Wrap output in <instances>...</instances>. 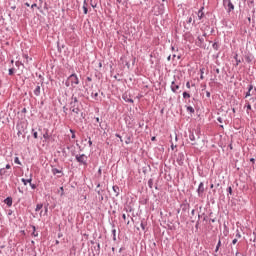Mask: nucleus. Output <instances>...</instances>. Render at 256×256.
Instances as JSON below:
<instances>
[{"label":"nucleus","mask_w":256,"mask_h":256,"mask_svg":"<svg viewBox=\"0 0 256 256\" xmlns=\"http://www.w3.org/2000/svg\"><path fill=\"white\" fill-rule=\"evenodd\" d=\"M21 182H23L24 186H27V184H28V179L22 178V179H21Z\"/></svg>","instance_id":"obj_40"},{"label":"nucleus","mask_w":256,"mask_h":256,"mask_svg":"<svg viewBox=\"0 0 256 256\" xmlns=\"http://www.w3.org/2000/svg\"><path fill=\"white\" fill-rule=\"evenodd\" d=\"M14 163H15V164H19V165L22 164V163L20 162V159L18 158V156H16V158H14Z\"/></svg>","instance_id":"obj_35"},{"label":"nucleus","mask_w":256,"mask_h":256,"mask_svg":"<svg viewBox=\"0 0 256 256\" xmlns=\"http://www.w3.org/2000/svg\"><path fill=\"white\" fill-rule=\"evenodd\" d=\"M65 86H66L67 88H69V87L71 86L70 76L68 77V80H66Z\"/></svg>","instance_id":"obj_31"},{"label":"nucleus","mask_w":256,"mask_h":256,"mask_svg":"<svg viewBox=\"0 0 256 256\" xmlns=\"http://www.w3.org/2000/svg\"><path fill=\"white\" fill-rule=\"evenodd\" d=\"M151 141L155 142L156 141V136H152Z\"/></svg>","instance_id":"obj_61"},{"label":"nucleus","mask_w":256,"mask_h":256,"mask_svg":"<svg viewBox=\"0 0 256 256\" xmlns=\"http://www.w3.org/2000/svg\"><path fill=\"white\" fill-rule=\"evenodd\" d=\"M70 132H71V134H72V139H75V138H76V132H75V130L70 129Z\"/></svg>","instance_id":"obj_37"},{"label":"nucleus","mask_w":256,"mask_h":256,"mask_svg":"<svg viewBox=\"0 0 256 256\" xmlns=\"http://www.w3.org/2000/svg\"><path fill=\"white\" fill-rule=\"evenodd\" d=\"M101 184H97L96 186V192L98 194V199L100 200V202H103L104 200V194H105V190H103L102 188H100ZM98 188H100L98 190Z\"/></svg>","instance_id":"obj_9"},{"label":"nucleus","mask_w":256,"mask_h":256,"mask_svg":"<svg viewBox=\"0 0 256 256\" xmlns=\"http://www.w3.org/2000/svg\"><path fill=\"white\" fill-rule=\"evenodd\" d=\"M131 142V138H127V140L125 141V144H130Z\"/></svg>","instance_id":"obj_57"},{"label":"nucleus","mask_w":256,"mask_h":256,"mask_svg":"<svg viewBox=\"0 0 256 256\" xmlns=\"http://www.w3.org/2000/svg\"><path fill=\"white\" fill-rule=\"evenodd\" d=\"M253 88H254L253 84H249L248 86L249 94H251Z\"/></svg>","instance_id":"obj_42"},{"label":"nucleus","mask_w":256,"mask_h":256,"mask_svg":"<svg viewBox=\"0 0 256 256\" xmlns=\"http://www.w3.org/2000/svg\"><path fill=\"white\" fill-rule=\"evenodd\" d=\"M205 68H200V80H204Z\"/></svg>","instance_id":"obj_21"},{"label":"nucleus","mask_w":256,"mask_h":256,"mask_svg":"<svg viewBox=\"0 0 256 256\" xmlns=\"http://www.w3.org/2000/svg\"><path fill=\"white\" fill-rule=\"evenodd\" d=\"M198 40H199L201 43H203L204 38H201V36H198Z\"/></svg>","instance_id":"obj_59"},{"label":"nucleus","mask_w":256,"mask_h":256,"mask_svg":"<svg viewBox=\"0 0 256 256\" xmlns=\"http://www.w3.org/2000/svg\"><path fill=\"white\" fill-rule=\"evenodd\" d=\"M237 242H238L237 238H234V239L232 240V244H237Z\"/></svg>","instance_id":"obj_53"},{"label":"nucleus","mask_w":256,"mask_h":256,"mask_svg":"<svg viewBox=\"0 0 256 256\" xmlns=\"http://www.w3.org/2000/svg\"><path fill=\"white\" fill-rule=\"evenodd\" d=\"M244 59L247 62V64H251L254 60V56L253 54H251V52H247L244 54Z\"/></svg>","instance_id":"obj_11"},{"label":"nucleus","mask_w":256,"mask_h":256,"mask_svg":"<svg viewBox=\"0 0 256 256\" xmlns=\"http://www.w3.org/2000/svg\"><path fill=\"white\" fill-rule=\"evenodd\" d=\"M234 60L236 61V66H239V64H241V60H239V55L238 54H235Z\"/></svg>","instance_id":"obj_22"},{"label":"nucleus","mask_w":256,"mask_h":256,"mask_svg":"<svg viewBox=\"0 0 256 256\" xmlns=\"http://www.w3.org/2000/svg\"><path fill=\"white\" fill-rule=\"evenodd\" d=\"M52 174H53L54 176H56L57 174H61V175L63 176L64 172H63V169L59 170L58 168H54V167L52 166Z\"/></svg>","instance_id":"obj_13"},{"label":"nucleus","mask_w":256,"mask_h":256,"mask_svg":"<svg viewBox=\"0 0 256 256\" xmlns=\"http://www.w3.org/2000/svg\"><path fill=\"white\" fill-rule=\"evenodd\" d=\"M217 121L220 123V125L223 124V118H221V116L217 118Z\"/></svg>","instance_id":"obj_43"},{"label":"nucleus","mask_w":256,"mask_h":256,"mask_svg":"<svg viewBox=\"0 0 256 256\" xmlns=\"http://www.w3.org/2000/svg\"><path fill=\"white\" fill-rule=\"evenodd\" d=\"M45 214H48V206H45Z\"/></svg>","instance_id":"obj_62"},{"label":"nucleus","mask_w":256,"mask_h":256,"mask_svg":"<svg viewBox=\"0 0 256 256\" xmlns=\"http://www.w3.org/2000/svg\"><path fill=\"white\" fill-rule=\"evenodd\" d=\"M43 138H44L45 140H49V139H50L48 130L45 132V134H43Z\"/></svg>","instance_id":"obj_34"},{"label":"nucleus","mask_w":256,"mask_h":256,"mask_svg":"<svg viewBox=\"0 0 256 256\" xmlns=\"http://www.w3.org/2000/svg\"><path fill=\"white\" fill-rule=\"evenodd\" d=\"M176 162L179 166H183L185 162V154L184 152H179L176 156Z\"/></svg>","instance_id":"obj_8"},{"label":"nucleus","mask_w":256,"mask_h":256,"mask_svg":"<svg viewBox=\"0 0 256 256\" xmlns=\"http://www.w3.org/2000/svg\"><path fill=\"white\" fill-rule=\"evenodd\" d=\"M83 5H84V7H88L87 0H84V1H83Z\"/></svg>","instance_id":"obj_52"},{"label":"nucleus","mask_w":256,"mask_h":256,"mask_svg":"<svg viewBox=\"0 0 256 256\" xmlns=\"http://www.w3.org/2000/svg\"><path fill=\"white\" fill-rule=\"evenodd\" d=\"M70 110L71 112H73L74 114H80V106H79V100L77 98V96H72L71 97V102H70Z\"/></svg>","instance_id":"obj_1"},{"label":"nucleus","mask_w":256,"mask_h":256,"mask_svg":"<svg viewBox=\"0 0 256 256\" xmlns=\"http://www.w3.org/2000/svg\"><path fill=\"white\" fill-rule=\"evenodd\" d=\"M34 94H35V96H40V94H41V86H40V84H38L36 86V88L34 90Z\"/></svg>","instance_id":"obj_18"},{"label":"nucleus","mask_w":256,"mask_h":256,"mask_svg":"<svg viewBox=\"0 0 256 256\" xmlns=\"http://www.w3.org/2000/svg\"><path fill=\"white\" fill-rule=\"evenodd\" d=\"M36 188H37V185L36 184H32V181H31V189L32 190H36Z\"/></svg>","instance_id":"obj_44"},{"label":"nucleus","mask_w":256,"mask_h":256,"mask_svg":"<svg viewBox=\"0 0 256 256\" xmlns=\"http://www.w3.org/2000/svg\"><path fill=\"white\" fill-rule=\"evenodd\" d=\"M116 138H119V139H120V142H123L122 136H121L120 134H116Z\"/></svg>","instance_id":"obj_49"},{"label":"nucleus","mask_w":256,"mask_h":256,"mask_svg":"<svg viewBox=\"0 0 256 256\" xmlns=\"http://www.w3.org/2000/svg\"><path fill=\"white\" fill-rule=\"evenodd\" d=\"M11 169V164H6V171L8 172V170Z\"/></svg>","instance_id":"obj_48"},{"label":"nucleus","mask_w":256,"mask_h":256,"mask_svg":"<svg viewBox=\"0 0 256 256\" xmlns=\"http://www.w3.org/2000/svg\"><path fill=\"white\" fill-rule=\"evenodd\" d=\"M204 6H202V8H200V10H198V19H203V17H205V13H204Z\"/></svg>","instance_id":"obj_15"},{"label":"nucleus","mask_w":256,"mask_h":256,"mask_svg":"<svg viewBox=\"0 0 256 256\" xmlns=\"http://www.w3.org/2000/svg\"><path fill=\"white\" fill-rule=\"evenodd\" d=\"M219 248H221V238H219L215 252H219Z\"/></svg>","instance_id":"obj_28"},{"label":"nucleus","mask_w":256,"mask_h":256,"mask_svg":"<svg viewBox=\"0 0 256 256\" xmlns=\"http://www.w3.org/2000/svg\"><path fill=\"white\" fill-rule=\"evenodd\" d=\"M88 144H89L90 147L93 146V142H92L91 138H89Z\"/></svg>","instance_id":"obj_51"},{"label":"nucleus","mask_w":256,"mask_h":256,"mask_svg":"<svg viewBox=\"0 0 256 256\" xmlns=\"http://www.w3.org/2000/svg\"><path fill=\"white\" fill-rule=\"evenodd\" d=\"M249 96H251V94H250V90H249V87H248V92H246L245 98H249Z\"/></svg>","instance_id":"obj_46"},{"label":"nucleus","mask_w":256,"mask_h":256,"mask_svg":"<svg viewBox=\"0 0 256 256\" xmlns=\"http://www.w3.org/2000/svg\"><path fill=\"white\" fill-rule=\"evenodd\" d=\"M21 113H22V114H26V113H27V108H23V109L21 110Z\"/></svg>","instance_id":"obj_50"},{"label":"nucleus","mask_w":256,"mask_h":256,"mask_svg":"<svg viewBox=\"0 0 256 256\" xmlns=\"http://www.w3.org/2000/svg\"><path fill=\"white\" fill-rule=\"evenodd\" d=\"M142 230H146V222L142 221L140 224Z\"/></svg>","instance_id":"obj_38"},{"label":"nucleus","mask_w":256,"mask_h":256,"mask_svg":"<svg viewBox=\"0 0 256 256\" xmlns=\"http://www.w3.org/2000/svg\"><path fill=\"white\" fill-rule=\"evenodd\" d=\"M245 108H247V114H249V111L252 110V106L249 102H246Z\"/></svg>","instance_id":"obj_24"},{"label":"nucleus","mask_w":256,"mask_h":256,"mask_svg":"<svg viewBox=\"0 0 256 256\" xmlns=\"http://www.w3.org/2000/svg\"><path fill=\"white\" fill-rule=\"evenodd\" d=\"M222 4L227 13H232V11H235V6L232 0H223Z\"/></svg>","instance_id":"obj_4"},{"label":"nucleus","mask_w":256,"mask_h":256,"mask_svg":"<svg viewBox=\"0 0 256 256\" xmlns=\"http://www.w3.org/2000/svg\"><path fill=\"white\" fill-rule=\"evenodd\" d=\"M75 158L80 166H88V156L86 154H76Z\"/></svg>","instance_id":"obj_3"},{"label":"nucleus","mask_w":256,"mask_h":256,"mask_svg":"<svg viewBox=\"0 0 256 256\" xmlns=\"http://www.w3.org/2000/svg\"><path fill=\"white\" fill-rule=\"evenodd\" d=\"M4 202L7 206L11 207L13 204V198H11V196H8L7 198H5Z\"/></svg>","instance_id":"obj_16"},{"label":"nucleus","mask_w":256,"mask_h":256,"mask_svg":"<svg viewBox=\"0 0 256 256\" xmlns=\"http://www.w3.org/2000/svg\"><path fill=\"white\" fill-rule=\"evenodd\" d=\"M204 192H205V184H204V182H200V184H199V186H198V188H197V194H198V196H199L200 198H202Z\"/></svg>","instance_id":"obj_10"},{"label":"nucleus","mask_w":256,"mask_h":256,"mask_svg":"<svg viewBox=\"0 0 256 256\" xmlns=\"http://www.w3.org/2000/svg\"><path fill=\"white\" fill-rule=\"evenodd\" d=\"M24 58H26L27 62H29V60H32V58H29L28 55H25Z\"/></svg>","instance_id":"obj_55"},{"label":"nucleus","mask_w":256,"mask_h":256,"mask_svg":"<svg viewBox=\"0 0 256 256\" xmlns=\"http://www.w3.org/2000/svg\"><path fill=\"white\" fill-rule=\"evenodd\" d=\"M42 208H43V204H37L35 210L36 212H39L40 210H42Z\"/></svg>","instance_id":"obj_29"},{"label":"nucleus","mask_w":256,"mask_h":256,"mask_svg":"<svg viewBox=\"0 0 256 256\" xmlns=\"http://www.w3.org/2000/svg\"><path fill=\"white\" fill-rule=\"evenodd\" d=\"M86 80H87L88 82H92V78H90L89 76H88V78H86Z\"/></svg>","instance_id":"obj_63"},{"label":"nucleus","mask_w":256,"mask_h":256,"mask_svg":"<svg viewBox=\"0 0 256 256\" xmlns=\"http://www.w3.org/2000/svg\"><path fill=\"white\" fill-rule=\"evenodd\" d=\"M69 80H70L72 87L78 86L80 84V80H79L77 74H71L69 76Z\"/></svg>","instance_id":"obj_6"},{"label":"nucleus","mask_w":256,"mask_h":256,"mask_svg":"<svg viewBox=\"0 0 256 256\" xmlns=\"http://www.w3.org/2000/svg\"><path fill=\"white\" fill-rule=\"evenodd\" d=\"M180 86H181V82H178L177 80H173V82H171V91L176 94L178 92V90H180Z\"/></svg>","instance_id":"obj_7"},{"label":"nucleus","mask_w":256,"mask_h":256,"mask_svg":"<svg viewBox=\"0 0 256 256\" xmlns=\"http://www.w3.org/2000/svg\"><path fill=\"white\" fill-rule=\"evenodd\" d=\"M195 23H196L195 14H191V16H188V18L184 22V28L190 29L191 25H195Z\"/></svg>","instance_id":"obj_5"},{"label":"nucleus","mask_w":256,"mask_h":256,"mask_svg":"<svg viewBox=\"0 0 256 256\" xmlns=\"http://www.w3.org/2000/svg\"><path fill=\"white\" fill-rule=\"evenodd\" d=\"M201 137V132L199 130H190L189 131V140L192 142V146H196V140Z\"/></svg>","instance_id":"obj_2"},{"label":"nucleus","mask_w":256,"mask_h":256,"mask_svg":"<svg viewBox=\"0 0 256 256\" xmlns=\"http://www.w3.org/2000/svg\"><path fill=\"white\" fill-rule=\"evenodd\" d=\"M187 112H189L190 114H195V108H193V106H187L186 107Z\"/></svg>","instance_id":"obj_20"},{"label":"nucleus","mask_w":256,"mask_h":256,"mask_svg":"<svg viewBox=\"0 0 256 256\" xmlns=\"http://www.w3.org/2000/svg\"><path fill=\"white\" fill-rule=\"evenodd\" d=\"M183 98L187 100L188 98H191V94H189V92H183Z\"/></svg>","instance_id":"obj_27"},{"label":"nucleus","mask_w":256,"mask_h":256,"mask_svg":"<svg viewBox=\"0 0 256 256\" xmlns=\"http://www.w3.org/2000/svg\"><path fill=\"white\" fill-rule=\"evenodd\" d=\"M32 132H33V137H34L35 139H37V138H38V132H36V131L34 130V128L32 129Z\"/></svg>","instance_id":"obj_39"},{"label":"nucleus","mask_w":256,"mask_h":256,"mask_svg":"<svg viewBox=\"0 0 256 256\" xmlns=\"http://www.w3.org/2000/svg\"><path fill=\"white\" fill-rule=\"evenodd\" d=\"M112 190L114 191L116 197H118L119 194H120V188H119V186H117V185H116V186H113V187H112Z\"/></svg>","instance_id":"obj_19"},{"label":"nucleus","mask_w":256,"mask_h":256,"mask_svg":"<svg viewBox=\"0 0 256 256\" xmlns=\"http://www.w3.org/2000/svg\"><path fill=\"white\" fill-rule=\"evenodd\" d=\"M227 192H228V194H230V195L233 194V188H232V186H229V187L227 188Z\"/></svg>","instance_id":"obj_36"},{"label":"nucleus","mask_w":256,"mask_h":256,"mask_svg":"<svg viewBox=\"0 0 256 256\" xmlns=\"http://www.w3.org/2000/svg\"><path fill=\"white\" fill-rule=\"evenodd\" d=\"M112 235H113V240L116 241L117 240V230H116V228H113Z\"/></svg>","instance_id":"obj_23"},{"label":"nucleus","mask_w":256,"mask_h":256,"mask_svg":"<svg viewBox=\"0 0 256 256\" xmlns=\"http://www.w3.org/2000/svg\"><path fill=\"white\" fill-rule=\"evenodd\" d=\"M122 99L124 100V102H129L130 104H134V100L132 98H129L128 94H123Z\"/></svg>","instance_id":"obj_14"},{"label":"nucleus","mask_w":256,"mask_h":256,"mask_svg":"<svg viewBox=\"0 0 256 256\" xmlns=\"http://www.w3.org/2000/svg\"><path fill=\"white\" fill-rule=\"evenodd\" d=\"M148 186H149V188H153V186H154V180H153V178H150V179L148 180Z\"/></svg>","instance_id":"obj_25"},{"label":"nucleus","mask_w":256,"mask_h":256,"mask_svg":"<svg viewBox=\"0 0 256 256\" xmlns=\"http://www.w3.org/2000/svg\"><path fill=\"white\" fill-rule=\"evenodd\" d=\"M186 88H188V89L191 88L190 82H187V83H186Z\"/></svg>","instance_id":"obj_58"},{"label":"nucleus","mask_w":256,"mask_h":256,"mask_svg":"<svg viewBox=\"0 0 256 256\" xmlns=\"http://www.w3.org/2000/svg\"><path fill=\"white\" fill-rule=\"evenodd\" d=\"M181 208L183 212H189L190 211V204H181Z\"/></svg>","instance_id":"obj_17"},{"label":"nucleus","mask_w":256,"mask_h":256,"mask_svg":"<svg viewBox=\"0 0 256 256\" xmlns=\"http://www.w3.org/2000/svg\"><path fill=\"white\" fill-rule=\"evenodd\" d=\"M9 175L10 174H9V172H7L6 166H5V168H0V177L1 178H4V177L7 178V176H9Z\"/></svg>","instance_id":"obj_12"},{"label":"nucleus","mask_w":256,"mask_h":256,"mask_svg":"<svg viewBox=\"0 0 256 256\" xmlns=\"http://www.w3.org/2000/svg\"><path fill=\"white\" fill-rule=\"evenodd\" d=\"M15 68H9V76H14Z\"/></svg>","instance_id":"obj_33"},{"label":"nucleus","mask_w":256,"mask_h":256,"mask_svg":"<svg viewBox=\"0 0 256 256\" xmlns=\"http://www.w3.org/2000/svg\"><path fill=\"white\" fill-rule=\"evenodd\" d=\"M215 72H216V74H220L219 68H216Z\"/></svg>","instance_id":"obj_64"},{"label":"nucleus","mask_w":256,"mask_h":256,"mask_svg":"<svg viewBox=\"0 0 256 256\" xmlns=\"http://www.w3.org/2000/svg\"><path fill=\"white\" fill-rule=\"evenodd\" d=\"M250 162H252L253 164H255V162H256L255 158H250Z\"/></svg>","instance_id":"obj_60"},{"label":"nucleus","mask_w":256,"mask_h":256,"mask_svg":"<svg viewBox=\"0 0 256 256\" xmlns=\"http://www.w3.org/2000/svg\"><path fill=\"white\" fill-rule=\"evenodd\" d=\"M82 8H83V10H84L85 15H87V13H88V8H86V6H82Z\"/></svg>","instance_id":"obj_45"},{"label":"nucleus","mask_w":256,"mask_h":256,"mask_svg":"<svg viewBox=\"0 0 256 256\" xmlns=\"http://www.w3.org/2000/svg\"><path fill=\"white\" fill-rule=\"evenodd\" d=\"M206 96H207V98H211V92H206Z\"/></svg>","instance_id":"obj_54"},{"label":"nucleus","mask_w":256,"mask_h":256,"mask_svg":"<svg viewBox=\"0 0 256 256\" xmlns=\"http://www.w3.org/2000/svg\"><path fill=\"white\" fill-rule=\"evenodd\" d=\"M32 178H33V176H32V174H30L29 178L27 179L28 184H30V186L32 184Z\"/></svg>","instance_id":"obj_41"},{"label":"nucleus","mask_w":256,"mask_h":256,"mask_svg":"<svg viewBox=\"0 0 256 256\" xmlns=\"http://www.w3.org/2000/svg\"><path fill=\"white\" fill-rule=\"evenodd\" d=\"M97 249H98V252H100V250H101V244H99V242H98V244H97Z\"/></svg>","instance_id":"obj_56"},{"label":"nucleus","mask_w":256,"mask_h":256,"mask_svg":"<svg viewBox=\"0 0 256 256\" xmlns=\"http://www.w3.org/2000/svg\"><path fill=\"white\" fill-rule=\"evenodd\" d=\"M236 238H241V232H239V230H237Z\"/></svg>","instance_id":"obj_47"},{"label":"nucleus","mask_w":256,"mask_h":256,"mask_svg":"<svg viewBox=\"0 0 256 256\" xmlns=\"http://www.w3.org/2000/svg\"><path fill=\"white\" fill-rule=\"evenodd\" d=\"M91 96H92V98H93L94 100H99V94H98V92H96L95 94H94V92H92Z\"/></svg>","instance_id":"obj_26"},{"label":"nucleus","mask_w":256,"mask_h":256,"mask_svg":"<svg viewBox=\"0 0 256 256\" xmlns=\"http://www.w3.org/2000/svg\"><path fill=\"white\" fill-rule=\"evenodd\" d=\"M32 228H33L32 236H35V237L39 236L38 232H36V226H32Z\"/></svg>","instance_id":"obj_30"},{"label":"nucleus","mask_w":256,"mask_h":256,"mask_svg":"<svg viewBox=\"0 0 256 256\" xmlns=\"http://www.w3.org/2000/svg\"><path fill=\"white\" fill-rule=\"evenodd\" d=\"M212 47H213V49H216V51H218L220 46H219L218 42H214V44H212Z\"/></svg>","instance_id":"obj_32"}]
</instances>
